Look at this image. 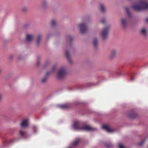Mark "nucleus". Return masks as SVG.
Masks as SVG:
<instances>
[{
  "label": "nucleus",
  "mask_w": 148,
  "mask_h": 148,
  "mask_svg": "<svg viewBox=\"0 0 148 148\" xmlns=\"http://www.w3.org/2000/svg\"><path fill=\"white\" fill-rule=\"evenodd\" d=\"M47 79V77H44L42 79V83H44L45 82Z\"/></svg>",
  "instance_id": "a878e982"
},
{
  "label": "nucleus",
  "mask_w": 148,
  "mask_h": 148,
  "mask_svg": "<svg viewBox=\"0 0 148 148\" xmlns=\"http://www.w3.org/2000/svg\"><path fill=\"white\" fill-rule=\"evenodd\" d=\"M72 38V37L71 36H69V39L70 40H71V39Z\"/></svg>",
  "instance_id": "2f4dec72"
},
{
  "label": "nucleus",
  "mask_w": 148,
  "mask_h": 148,
  "mask_svg": "<svg viewBox=\"0 0 148 148\" xmlns=\"http://www.w3.org/2000/svg\"><path fill=\"white\" fill-rule=\"evenodd\" d=\"M49 73H50V72H47L46 73V75L47 76H48V74H49Z\"/></svg>",
  "instance_id": "c756f323"
},
{
  "label": "nucleus",
  "mask_w": 148,
  "mask_h": 148,
  "mask_svg": "<svg viewBox=\"0 0 148 148\" xmlns=\"http://www.w3.org/2000/svg\"><path fill=\"white\" fill-rule=\"evenodd\" d=\"M27 10V8L25 7H24L22 9V11L24 12L26 11Z\"/></svg>",
  "instance_id": "cd10ccee"
},
{
  "label": "nucleus",
  "mask_w": 148,
  "mask_h": 148,
  "mask_svg": "<svg viewBox=\"0 0 148 148\" xmlns=\"http://www.w3.org/2000/svg\"><path fill=\"white\" fill-rule=\"evenodd\" d=\"M106 21V20L105 18H103L101 20V22L102 23H104Z\"/></svg>",
  "instance_id": "bb28decb"
},
{
  "label": "nucleus",
  "mask_w": 148,
  "mask_h": 148,
  "mask_svg": "<svg viewBox=\"0 0 148 148\" xmlns=\"http://www.w3.org/2000/svg\"><path fill=\"white\" fill-rule=\"evenodd\" d=\"M101 11L103 12H105L106 11V9L104 5L102 4H99Z\"/></svg>",
  "instance_id": "f8f14e48"
},
{
  "label": "nucleus",
  "mask_w": 148,
  "mask_h": 148,
  "mask_svg": "<svg viewBox=\"0 0 148 148\" xmlns=\"http://www.w3.org/2000/svg\"><path fill=\"white\" fill-rule=\"evenodd\" d=\"M42 4L44 8H45L47 5V1L44 0L42 1Z\"/></svg>",
  "instance_id": "aec40b11"
},
{
  "label": "nucleus",
  "mask_w": 148,
  "mask_h": 148,
  "mask_svg": "<svg viewBox=\"0 0 148 148\" xmlns=\"http://www.w3.org/2000/svg\"><path fill=\"white\" fill-rule=\"evenodd\" d=\"M116 51L115 49L112 50L110 55L111 58H113L116 54Z\"/></svg>",
  "instance_id": "6ab92c4d"
},
{
  "label": "nucleus",
  "mask_w": 148,
  "mask_h": 148,
  "mask_svg": "<svg viewBox=\"0 0 148 148\" xmlns=\"http://www.w3.org/2000/svg\"><path fill=\"white\" fill-rule=\"evenodd\" d=\"M121 23L124 28L126 27L127 24V20L125 18H123L121 19Z\"/></svg>",
  "instance_id": "1a4fd4ad"
},
{
  "label": "nucleus",
  "mask_w": 148,
  "mask_h": 148,
  "mask_svg": "<svg viewBox=\"0 0 148 148\" xmlns=\"http://www.w3.org/2000/svg\"><path fill=\"white\" fill-rule=\"evenodd\" d=\"M134 77H132L131 78L130 80L131 81H133L134 80Z\"/></svg>",
  "instance_id": "7c9ffc66"
},
{
  "label": "nucleus",
  "mask_w": 148,
  "mask_h": 148,
  "mask_svg": "<svg viewBox=\"0 0 148 148\" xmlns=\"http://www.w3.org/2000/svg\"><path fill=\"white\" fill-rule=\"evenodd\" d=\"M145 139L143 140L140 142L138 143V145L139 146L141 145L145 142Z\"/></svg>",
  "instance_id": "5701e85b"
},
{
  "label": "nucleus",
  "mask_w": 148,
  "mask_h": 148,
  "mask_svg": "<svg viewBox=\"0 0 148 148\" xmlns=\"http://www.w3.org/2000/svg\"><path fill=\"white\" fill-rule=\"evenodd\" d=\"M102 127L107 132H112L114 131L113 129H111L109 127V126L107 125H103L102 126Z\"/></svg>",
  "instance_id": "0eeeda50"
},
{
  "label": "nucleus",
  "mask_w": 148,
  "mask_h": 148,
  "mask_svg": "<svg viewBox=\"0 0 148 148\" xmlns=\"http://www.w3.org/2000/svg\"><path fill=\"white\" fill-rule=\"evenodd\" d=\"M80 140L79 138L76 139L73 142L72 144V146H75L77 145L79 143Z\"/></svg>",
  "instance_id": "4468645a"
},
{
  "label": "nucleus",
  "mask_w": 148,
  "mask_h": 148,
  "mask_svg": "<svg viewBox=\"0 0 148 148\" xmlns=\"http://www.w3.org/2000/svg\"><path fill=\"white\" fill-rule=\"evenodd\" d=\"M146 21L147 22H148V18H146Z\"/></svg>",
  "instance_id": "f704fd0d"
},
{
  "label": "nucleus",
  "mask_w": 148,
  "mask_h": 148,
  "mask_svg": "<svg viewBox=\"0 0 148 148\" xmlns=\"http://www.w3.org/2000/svg\"><path fill=\"white\" fill-rule=\"evenodd\" d=\"M17 141V139H14L10 140L9 141H7L5 143H4V145L5 147L7 146L8 144H10L14 142H15Z\"/></svg>",
  "instance_id": "9b49d317"
},
{
  "label": "nucleus",
  "mask_w": 148,
  "mask_h": 148,
  "mask_svg": "<svg viewBox=\"0 0 148 148\" xmlns=\"http://www.w3.org/2000/svg\"><path fill=\"white\" fill-rule=\"evenodd\" d=\"M66 72L64 68H61L58 71L57 74V77L59 79L64 78L66 75Z\"/></svg>",
  "instance_id": "7ed1b4c3"
},
{
  "label": "nucleus",
  "mask_w": 148,
  "mask_h": 148,
  "mask_svg": "<svg viewBox=\"0 0 148 148\" xmlns=\"http://www.w3.org/2000/svg\"><path fill=\"white\" fill-rule=\"evenodd\" d=\"M37 130V128L36 126L34 127V133L36 132V130Z\"/></svg>",
  "instance_id": "c85d7f7f"
},
{
  "label": "nucleus",
  "mask_w": 148,
  "mask_h": 148,
  "mask_svg": "<svg viewBox=\"0 0 148 148\" xmlns=\"http://www.w3.org/2000/svg\"><path fill=\"white\" fill-rule=\"evenodd\" d=\"M93 44L94 46L96 47L98 45V41L96 38H95L94 39L93 42Z\"/></svg>",
  "instance_id": "f3484780"
},
{
  "label": "nucleus",
  "mask_w": 148,
  "mask_h": 148,
  "mask_svg": "<svg viewBox=\"0 0 148 148\" xmlns=\"http://www.w3.org/2000/svg\"><path fill=\"white\" fill-rule=\"evenodd\" d=\"M29 120L28 119H23L20 124V126L22 128H26L29 125Z\"/></svg>",
  "instance_id": "423d86ee"
},
{
  "label": "nucleus",
  "mask_w": 148,
  "mask_h": 148,
  "mask_svg": "<svg viewBox=\"0 0 148 148\" xmlns=\"http://www.w3.org/2000/svg\"><path fill=\"white\" fill-rule=\"evenodd\" d=\"M66 56L67 58L69 60V61L70 62V63H71V62L70 61V56H69V53L67 51H66Z\"/></svg>",
  "instance_id": "412c9836"
},
{
  "label": "nucleus",
  "mask_w": 148,
  "mask_h": 148,
  "mask_svg": "<svg viewBox=\"0 0 148 148\" xmlns=\"http://www.w3.org/2000/svg\"><path fill=\"white\" fill-rule=\"evenodd\" d=\"M33 38V36L32 35L27 34L26 37V41L27 42H30L32 41Z\"/></svg>",
  "instance_id": "6e6552de"
},
{
  "label": "nucleus",
  "mask_w": 148,
  "mask_h": 148,
  "mask_svg": "<svg viewBox=\"0 0 148 148\" xmlns=\"http://www.w3.org/2000/svg\"><path fill=\"white\" fill-rule=\"evenodd\" d=\"M125 10L127 14H128V17L129 18H130L131 16V14L130 12V10L129 8L128 7H126Z\"/></svg>",
  "instance_id": "dca6fc26"
},
{
  "label": "nucleus",
  "mask_w": 148,
  "mask_h": 148,
  "mask_svg": "<svg viewBox=\"0 0 148 148\" xmlns=\"http://www.w3.org/2000/svg\"><path fill=\"white\" fill-rule=\"evenodd\" d=\"M78 27L82 34L85 33L87 30V26L85 23H82L78 25Z\"/></svg>",
  "instance_id": "20e7f679"
},
{
  "label": "nucleus",
  "mask_w": 148,
  "mask_h": 148,
  "mask_svg": "<svg viewBox=\"0 0 148 148\" xmlns=\"http://www.w3.org/2000/svg\"><path fill=\"white\" fill-rule=\"evenodd\" d=\"M39 63H40L39 61H37V64L38 65H39Z\"/></svg>",
  "instance_id": "473e14b6"
},
{
  "label": "nucleus",
  "mask_w": 148,
  "mask_h": 148,
  "mask_svg": "<svg viewBox=\"0 0 148 148\" xmlns=\"http://www.w3.org/2000/svg\"><path fill=\"white\" fill-rule=\"evenodd\" d=\"M134 10L140 11L148 10V1L147 0H140L134 1L132 5Z\"/></svg>",
  "instance_id": "f257e3e1"
},
{
  "label": "nucleus",
  "mask_w": 148,
  "mask_h": 148,
  "mask_svg": "<svg viewBox=\"0 0 148 148\" xmlns=\"http://www.w3.org/2000/svg\"><path fill=\"white\" fill-rule=\"evenodd\" d=\"M147 30L145 28H143L141 31V34L144 36H145L146 34Z\"/></svg>",
  "instance_id": "a211bd4d"
},
{
  "label": "nucleus",
  "mask_w": 148,
  "mask_h": 148,
  "mask_svg": "<svg viewBox=\"0 0 148 148\" xmlns=\"http://www.w3.org/2000/svg\"><path fill=\"white\" fill-rule=\"evenodd\" d=\"M20 134L21 137L24 138H26V137L27 133L26 132L23 131H21L20 132Z\"/></svg>",
  "instance_id": "ddd939ff"
},
{
  "label": "nucleus",
  "mask_w": 148,
  "mask_h": 148,
  "mask_svg": "<svg viewBox=\"0 0 148 148\" xmlns=\"http://www.w3.org/2000/svg\"><path fill=\"white\" fill-rule=\"evenodd\" d=\"M2 98V95L0 94V100Z\"/></svg>",
  "instance_id": "72a5a7b5"
},
{
  "label": "nucleus",
  "mask_w": 148,
  "mask_h": 148,
  "mask_svg": "<svg viewBox=\"0 0 148 148\" xmlns=\"http://www.w3.org/2000/svg\"><path fill=\"white\" fill-rule=\"evenodd\" d=\"M82 123L79 121H75L73 125V128L75 130L81 129L85 131H93L96 130L95 128L91 127L90 126L86 125L81 127Z\"/></svg>",
  "instance_id": "f03ea898"
},
{
  "label": "nucleus",
  "mask_w": 148,
  "mask_h": 148,
  "mask_svg": "<svg viewBox=\"0 0 148 148\" xmlns=\"http://www.w3.org/2000/svg\"><path fill=\"white\" fill-rule=\"evenodd\" d=\"M119 148H126L123 144L121 143L119 144Z\"/></svg>",
  "instance_id": "4be33fe9"
},
{
  "label": "nucleus",
  "mask_w": 148,
  "mask_h": 148,
  "mask_svg": "<svg viewBox=\"0 0 148 148\" xmlns=\"http://www.w3.org/2000/svg\"><path fill=\"white\" fill-rule=\"evenodd\" d=\"M55 69V68H53V71Z\"/></svg>",
  "instance_id": "c9c22d12"
},
{
  "label": "nucleus",
  "mask_w": 148,
  "mask_h": 148,
  "mask_svg": "<svg viewBox=\"0 0 148 148\" xmlns=\"http://www.w3.org/2000/svg\"><path fill=\"white\" fill-rule=\"evenodd\" d=\"M106 145L107 147L108 148L112 146V145L111 143H109V144L107 143L106 144Z\"/></svg>",
  "instance_id": "393cba45"
},
{
  "label": "nucleus",
  "mask_w": 148,
  "mask_h": 148,
  "mask_svg": "<svg viewBox=\"0 0 148 148\" xmlns=\"http://www.w3.org/2000/svg\"><path fill=\"white\" fill-rule=\"evenodd\" d=\"M42 36L41 34H38L37 36L36 43L37 45H38L40 43L41 38Z\"/></svg>",
  "instance_id": "2eb2a0df"
},
{
  "label": "nucleus",
  "mask_w": 148,
  "mask_h": 148,
  "mask_svg": "<svg viewBox=\"0 0 148 148\" xmlns=\"http://www.w3.org/2000/svg\"><path fill=\"white\" fill-rule=\"evenodd\" d=\"M68 148H72V147H68Z\"/></svg>",
  "instance_id": "e433bc0d"
},
{
  "label": "nucleus",
  "mask_w": 148,
  "mask_h": 148,
  "mask_svg": "<svg viewBox=\"0 0 148 148\" xmlns=\"http://www.w3.org/2000/svg\"><path fill=\"white\" fill-rule=\"evenodd\" d=\"M56 23V21L55 20H53L51 22V25L52 26H54Z\"/></svg>",
  "instance_id": "b1692460"
},
{
  "label": "nucleus",
  "mask_w": 148,
  "mask_h": 148,
  "mask_svg": "<svg viewBox=\"0 0 148 148\" xmlns=\"http://www.w3.org/2000/svg\"><path fill=\"white\" fill-rule=\"evenodd\" d=\"M109 27L103 28L102 30L101 35L103 40L105 39L108 37V33Z\"/></svg>",
  "instance_id": "39448f33"
},
{
  "label": "nucleus",
  "mask_w": 148,
  "mask_h": 148,
  "mask_svg": "<svg viewBox=\"0 0 148 148\" xmlns=\"http://www.w3.org/2000/svg\"><path fill=\"white\" fill-rule=\"evenodd\" d=\"M58 106L60 109H65L69 107V105L68 104H65L63 105H59Z\"/></svg>",
  "instance_id": "9d476101"
},
{
  "label": "nucleus",
  "mask_w": 148,
  "mask_h": 148,
  "mask_svg": "<svg viewBox=\"0 0 148 148\" xmlns=\"http://www.w3.org/2000/svg\"><path fill=\"white\" fill-rule=\"evenodd\" d=\"M1 69H0V73L1 72Z\"/></svg>",
  "instance_id": "4c0bfd02"
}]
</instances>
